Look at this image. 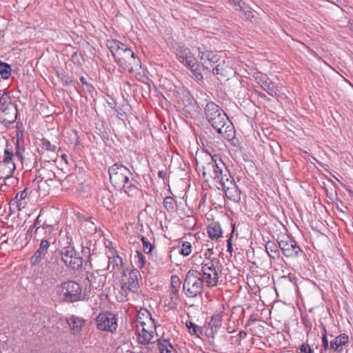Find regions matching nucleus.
Wrapping results in <instances>:
<instances>
[{"instance_id": "obj_42", "label": "nucleus", "mask_w": 353, "mask_h": 353, "mask_svg": "<svg viewBox=\"0 0 353 353\" xmlns=\"http://www.w3.org/2000/svg\"><path fill=\"white\" fill-rule=\"evenodd\" d=\"M141 240L143 243V251L145 254H149L152 252L153 246L151 243L145 237L141 236Z\"/></svg>"}, {"instance_id": "obj_40", "label": "nucleus", "mask_w": 353, "mask_h": 353, "mask_svg": "<svg viewBox=\"0 0 353 353\" xmlns=\"http://www.w3.org/2000/svg\"><path fill=\"white\" fill-rule=\"evenodd\" d=\"M136 261L135 263L139 268H142L145 264V259L144 255L141 251L136 252Z\"/></svg>"}, {"instance_id": "obj_27", "label": "nucleus", "mask_w": 353, "mask_h": 353, "mask_svg": "<svg viewBox=\"0 0 353 353\" xmlns=\"http://www.w3.org/2000/svg\"><path fill=\"white\" fill-rule=\"evenodd\" d=\"M157 341L161 353H176V350L171 344L170 340L160 338L157 339Z\"/></svg>"}, {"instance_id": "obj_24", "label": "nucleus", "mask_w": 353, "mask_h": 353, "mask_svg": "<svg viewBox=\"0 0 353 353\" xmlns=\"http://www.w3.org/2000/svg\"><path fill=\"white\" fill-rule=\"evenodd\" d=\"M348 342V336L346 334H341L330 341V348L335 352L342 353L343 351V346L347 344Z\"/></svg>"}, {"instance_id": "obj_49", "label": "nucleus", "mask_w": 353, "mask_h": 353, "mask_svg": "<svg viewBox=\"0 0 353 353\" xmlns=\"http://www.w3.org/2000/svg\"><path fill=\"white\" fill-rule=\"evenodd\" d=\"M64 81L65 85H72L73 83V81L71 79L70 77L68 75H64V79L63 80Z\"/></svg>"}, {"instance_id": "obj_2", "label": "nucleus", "mask_w": 353, "mask_h": 353, "mask_svg": "<svg viewBox=\"0 0 353 353\" xmlns=\"http://www.w3.org/2000/svg\"><path fill=\"white\" fill-rule=\"evenodd\" d=\"M204 114L212 127L224 139L230 141L234 138L233 124L220 106L212 101L207 103Z\"/></svg>"}, {"instance_id": "obj_31", "label": "nucleus", "mask_w": 353, "mask_h": 353, "mask_svg": "<svg viewBox=\"0 0 353 353\" xmlns=\"http://www.w3.org/2000/svg\"><path fill=\"white\" fill-rule=\"evenodd\" d=\"M279 246L273 241H268L265 245V250L270 258L276 259L279 257Z\"/></svg>"}, {"instance_id": "obj_7", "label": "nucleus", "mask_w": 353, "mask_h": 353, "mask_svg": "<svg viewBox=\"0 0 353 353\" xmlns=\"http://www.w3.org/2000/svg\"><path fill=\"white\" fill-rule=\"evenodd\" d=\"M204 283L205 282L201 279V275L199 271L190 270L186 274L183 289L187 296L196 297L201 296L203 292Z\"/></svg>"}, {"instance_id": "obj_52", "label": "nucleus", "mask_w": 353, "mask_h": 353, "mask_svg": "<svg viewBox=\"0 0 353 353\" xmlns=\"http://www.w3.org/2000/svg\"><path fill=\"white\" fill-rule=\"evenodd\" d=\"M56 175L54 172H51L50 173V176H48V179H45L46 182H48V181H52L53 179L55 178Z\"/></svg>"}, {"instance_id": "obj_62", "label": "nucleus", "mask_w": 353, "mask_h": 353, "mask_svg": "<svg viewBox=\"0 0 353 353\" xmlns=\"http://www.w3.org/2000/svg\"><path fill=\"white\" fill-rule=\"evenodd\" d=\"M321 353H323V352H321Z\"/></svg>"}, {"instance_id": "obj_29", "label": "nucleus", "mask_w": 353, "mask_h": 353, "mask_svg": "<svg viewBox=\"0 0 353 353\" xmlns=\"http://www.w3.org/2000/svg\"><path fill=\"white\" fill-rule=\"evenodd\" d=\"M261 87L271 97H276L278 96V87L274 82L267 80Z\"/></svg>"}, {"instance_id": "obj_54", "label": "nucleus", "mask_w": 353, "mask_h": 353, "mask_svg": "<svg viewBox=\"0 0 353 353\" xmlns=\"http://www.w3.org/2000/svg\"><path fill=\"white\" fill-rule=\"evenodd\" d=\"M80 81L81 82V83L83 85H90L88 82L86 81V79L84 77H80Z\"/></svg>"}, {"instance_id": "obj_11", "label": "nucleus", "mask_w": 353, "mask_h": 353, "mask_svg": "<svg viewBox=\"0 0 353 353\" xmlns=\"http://www.w3.org/2000/svg\"><path fill=\"white\" fill-rule=\"evenodd\" d=\"M279 248L286 257H297L302 253L297 243L287 234H282L277 239Z\"/></svg>"}, {"instance_id": "obj_30", "label": "nucleus", "mask_w": 353, "mask_h": 353, "mask_svg": "<svg viewBox=\"0 0 353 353\" xmlns=\"http://www.w3.org/2000/svg\"><path fill=\"white\" fill-rule=\"evenodd\" d=\"M101 202L105 208L110 210L113 206V194L112 192L108 190H103L101 192Z\"/></svg>"}, {"instance_id": "obj_36", "label": "nucleus", "mask_w": 353, "mask_h": 353, "mask_svg": "<svg viewBox=\"0 0 353 353\" xmlns=\"http://www.w3.org/2000/svg\"><path fill=\"white\" fill-rule=\"evenodd\" d=\"M175 201L172 196H166L163 200V205L168 212H173L175 208Z\"/></svg>"}, {"instance_id": "obj_12", "label": "nucleus", "mask_w": 353, "mask_h": 353, "mask_svg": "<svg viewBox=\"0 0 353 353\" xmlns=\"http://www.w3.org/2000/svg\"><path fill=\"white\" fill-rule=\"evenodd\" d=\"M97 327L103 332L114 333L117 331L118 323L116 315L110 312L100 313L96 318Z\"/></svg>"}, {"instance_id": "obj_28", "label": "nucleus", "mask_w": 353, "mask_h": 353, "mask_svg": "<svg viewBox=\"0 0 353 353\" xmlns=\"http://www.w3.org/2000/svg\"><path fill=\"white\" fill-rule=\"evenodd\" d=\"M223 190L229 199L233 201L240 199V191L235 182L232 185L228 186V188H223Z\"/></svg>"}, {"instance_id": "obj_8", "label": "nucleus", "mask_w": 353, "mask_h": 353, "mask_svg": "<svg viewBox=\"0 0 353 353\" xmlns=\"http://www.w3.org/2000/svg\"><path fill=\"white\" fill-rule=\"evenodd\" d=\"M18 114L16 104L10 95L3 93L0 97V120L5 124L13 123Z\"/></svg>"}, {"instance_id": "obj_33", "label": "nucleus", "mask_w": 353, "mask_h": 353, "mask_svg": "<svg viewBox=\"0 0 353 353\" xmlns=\"http://www.w3.org/2000/svg\"><path fill=\"white\" fill-rule=\"evenodd\" d=\"M186 327H188L189 333L191 335H194L196 337H200V336L203 333L202 327L196 325L195 323H192V321L186 322Z\"/></svg>"}, {"instance_id": "obj_58", "label": "nucleus", "mask_w": 353, "mask_h": 353, "mask_svg": "<svg viewBox=\"0 0 353 353\" xmlns=\"http://www.w3.org/2000/svg\"><path fill=\"white\" fill-rule=\"evenodd\" d=\"M64 75H65V73H61V74L58 73V77H61L62 79V80H63V79H64Z\"/></svg>"}, {"instance_id": "obj_47", "label": "nucleus", "mask_w": 353, "mask_h": 353, "mask_svg": "<svg viewBox=\"0 0 353 353\" xmlns=\"http://www.w3.org/2000/svg\"><path fill=\"white\" fill-rule=\"evenodd\" d=\"M256 94L258 95L259 97L267 101H270V99L266 96L263 92H259L256 90Z\"/></svg>"}, {"instance_id": "obj_25", "label": "nucleus", "mask_w": 353, "mask_h": 353, "mask_svg": "<svg viewBox=\"0 0 353 353\" xmlns=\"http://www.w3.org/2000/svg\"><path fill=\"white\" fill-rule=\"evenodd\" d=\"M139 276L140 272L137 270L130 271L127 281L124 283V286L130 291L135 292L139 288Z\"/></svg>"}, {"instance_id": "obj_19", "label": "nucleus", "mask_w": 353, "mask_h": 353, "mask_svg": "<svg viewBox=\"0 0 353 353\" xmlns=\"http://www.w3.org/2000/svg\"><path fill=\"white\" fill-rule=\"evenodd\" d=\"M85 321L83 318L75 315H71L67 318V323L69 325L72 334L77 335L80 333L85 325Z\"/></svg>"}, {"instance_id": "obj_4", "label": "nucleus", "mask_w": 353, "mask_h": 353, "mask_svg": "<svg viewBox=\"0 0 353 353\" xmlns=\"http://www.w3.org/2000/svg\"><path fill=\"white\" fill-rule=\"evenodd\" d=\"M207 162L202 166L203 177L209 176L219 182L223 188H228L234 180L223 161L218 157L206 155Z\"/></svg>"}, {"instance_id": "obj_22", "label": "nucleus", "mask_w": 353, "mask_h": 353, "mask_svg": "<svg viewBox=\"0 0 353 353\" xmlns=\"http://www.w3.org/2000/svg\"><path fill=\"white\" fill-rule=\"evenodd\" d=\"M87 279L90 283V288L93 289L103 288L106 281V276L101 274L99 270L88 274Z\"/></svg>"}, {"instance_id": "obj_57", "label": "nucleus", "mask_w": 353, "mask_h": 353, "mask_svg": "<svg viewBox=\"0 0 353 353\" xmlns=\"http://www.w3.org/2000/svg\"><path fill=\"white\" fill-rule=\"evenodd\" d=\"M61 159L66 163H68V161H67V155L65 154H61Z\"/></svg>"}, {"instance_id": "obj_16", "label": "nucleus", "mask_w": 353, "mask_h": 353, "mask_svg": "<svg viewBox=\"0 0 353 353\" xmlns=\"http://www.w3.org/2000/svg\"><path fill=\"white\" fill-rule=\"evenodd\" d=\"M107 254L109 259L107 270H110L111 272H120L122 270L123 261L117 254L116 250L113 248H110Z\"/></svg>"}, {"instance_id": "obj_60", "label": "nucleus", "mask_w": 353, "mask_h": 353, "mask_svg": "<svg viewBox=\"0 0 353 353\" xmlns=\"http://www.w3.org/2000/svg\"><path fill=\"white\" fill-rule=\"evenodd\" d=\"M45 178H46L45 176H42V177H41V181L44 180V179H45Z\"/></svg>"}, {"instance_id": "obj_9", "label": "nucleus", "mask_w": 353, "mask_h": 353, "mask_svg": "<svg viewBox=\"0 0 353 353\" xmlns=\"http://www.w3.org/2000/svg\"><path fill=\"white\" fill-rule=\"evenodd\" d=\"M199 272L208 288H213L218 285L219 274L216 268L214 260L207 259L203 261L201 263V270Z\"/></svg>"}, {"instance_id": "obj_13", "label": "nucleus", "mask_w": 353, "mask_h": 353, "mask_svg": "<svg viewBox=\"0 0 353 353\" xmlns=\"http://www.w3.org/2000/svg\"><path fill=\"white\" fill-rule=\"evenodd\" d=\"M198 50L202 70L207 76L211 73V68L220 61L219 56L212 51L202 50L201 48H199Z\"/></svg>"}, {"instance_id": "obj_41", "label": "nucleus", "mask_w": 353, "mask_h": 353, "mask_svg": "<svg viewBox=\"0 0 353 353\" xmlns=\"http://www.w3.org/2000/svg\"><path fill=\"white\" fill-rule=\"evenodd\" d=\"M192 252V245L189 242H183L179 250V253L183 256H188Z\"/></svg>"}, {"instance_id": "obj_55", "label": "nucleus", "mask_w": 353, "mask_h": 353, "mask_svg": "<svg viewBox=\"0 0 353 353\" xmlns=\"http://www.w3.org/2000/svg\"><path fill=\"white\" fill-rule=\"evenodd\" d=\"M239 336L240 338H245L246 336H247V333L244 331H241L239 333Z\"/></svg>"}, {"instance_id": "obj_17", "label": "nucleus", "mask_w": 353, "mask_h": 353, "mask_svg": "<svg viewBox=\"0 0 353 353\" xmlns=\"http://www.w3.org/2000/svg\"><path fill=\"white\" fill-rule=\"evenodd\" d=\"M222 325V316L219 314H214L210 321L205 326V333L208 338H214Z\"/></svg>"}, {"instance_id": "obj_23", "label": "nucleus", "mask_w": 353, "mask_h": 353, "mask_svg": "<svg viewBox=\"0 0 353 353\" xmlns=\"http://www.w3.org/2000/svg\"><path fill=\"white\" fill-rule=\"evenodd\" d=\"M232 72L231 68L224 61H219L211 68V72L219 76V78H228Z\"/></svg>"}, {"instance_id": "obj_51", "label": "nucleus", "mask_w": 353, "mask_h": 353, "mask_svg": "<svg viewBox=\"0 0 353 353\" xmlns=\"http://www.w3.org/2000/svg\"><path fill=\"white\" fill-rule=\"evenodd\" d=\"M166 172L164 171V170H160L159 172H158V176L161 179H164L166 176Z\"/></svg>"}, {"instance_id": "obj_34", "label": "nucleus", "mask_w": 353, "mask_h": 353, "mask_svg": "<svg viewBox=\"0 0 353 353\" xmlns=\"http://www.w3.org/2000/svg\"><path fill=\"white\" fill-rule=\"evenodd\" d=\"M0 74L4 79H8L11 75V68L8 63L0 61Z\"/></svg>"}, {"instance_id": "obj_32", "label": "nucleus", "mask_w": 353, "mask_h": 353, "mask_svg": "<svg viewBox=\"0 0 353 353\" xmlns=\"http://www.w3.org/2000/svg\"><path fill=\"white\" fill-rule=\"evenodd\" d=\"M189 69H190L192 72L195 79L198 81H202L204 79V73H202L201 68L199 64L196 63V60L193 61V65L188 66Z\"/></svg>"}, {"instance_id": "obj_3", "label": "nucleus", "mask_w": 353, "mask_h": 353, "mask_svg": "<svg viewBox=\"0 0 353 353\" xmlns=\"http://www.w3.org/2000/svg\"><path fill=\"white\" fill-rule=\"evenodd\" d=\"M110 181L115 189L123 190L129 196H136L139 194V189L135 184L136 181L132 177L130 170L123 165L116 163L108 169Z\"/></svg>"}, {"instance_id": "obj_53", "label": "nucleus", "mask_w": 353, "mask_h": 353, "mask_svg": "<svg viewBox=\"0 0 353 353\" xmlns=\"http://www.w3.org/2000/svg\"><path fill=\"white\" fill-rule=\"evenodd\" d=\"M321 327H322V337L327 336V330H326L325 327L323 324H321Z\"/></svg>"}, {"instance_id": "obj_45", "label": "nucleus", "mask_w": 353, "mask_h": 353, "mask_svg": "<svg viewBox=\"0 0 353 353\" xmlns=\"http://www.w3.org/2000/svg\"><path fill=\"white\" fill-rule=\"evenodd\" d=\"M228 2L234 6H237L239 8H242V6L244 5L245 2L242 0H228Z\"/></svg>"}, {"instance_id": "obj_10", "label": "nucleus", "mask_w": 353, "mask_h": 353, "mask_svg": "<svg viewBox=\"0 0 353 353\" xmlns=\"http://www.w3.org/2000/svg\"><path fill=\"white\" fill-rule=\"evenodd\" d=\"M61 256L65 265L74 270L80 269L85 260L83 256H79V252L75 250L74 247L70 245L62 248Z\"/></svg>"}, {"instance_id": "obj_18", "label": "nucleus", "mask_w": 353, "mask_h": 353, "mask_svg": "<svg viewBox=\"0 0 353 353\" xmlns=\"http://www.w3.org/2000/svg\"><path fill=\"white\" fill-rule=\"evenodd\" d=\"M50 247V242L46 239H42L40 242L38 250L34 252L30 258V263L32 265H37L40 263L48 253Z\"/></svg>"}, {"instance_id": "obj_20", "label": "nucleus", "mask_w": 353, "mask_h": 353, "mask_svg": "<svg viewBox=\"0 0 353 353\" xmlns=\"http://www.w3.org/2000/svg\"><path fill=\"white\" fill-rule=\"evenodd\" d=\"M170 299L171 303L177 305L179 302V289L181 286V280L176 275H172L170 279Z\"/></svg>"}, {"instance_id": "obj_1", "label": "nucleus", "mask_w": 353, "mask_h": 353, "mask_svg": "<svg viewBox=\"0 0 353 353\" xmlns=\"http://www.w3.org/2000/svg\"><path fill=\"white\" fill-rule=\"evenodd\" d=\"M106 46L117 64L123 71L132 73L141 69V60L127 45L117 39H108Z\"/></svg>"}, {"instance_id": "obj_46", "label": "nucleus", "mask_w": 353, "mask_h": 353, "mask_svg": "<svg viewBox=\"0 0 353 353\" xmlns=\"http://www.w3.org/2000/svg\"><path fill=\"white\" fill-rule=\"evenodd\" d=\"M322 339V346L324 351H326L329 347V343L327 336H324L321 338Z\"/></svg>"}, {"instance_id": "obj_15", "label": "nucleus", "mask_w": 353, "mask_h": 353, "mask_svg": "<svg viewBox=\"0 0 353 353\" xmlns=\"http://www.w3.org/2000/svg\"><path fill=\"white\" fill-rule=\"evenodd\" d=\"M175 54L178 61L186 67L192 66L193 61L196 60L190 50L184 46H178L175 50Z\"/></svg>"}, {"instance_id": "obj_43", "label": "nucleus", "mask_w": 353, "mask_h": 353, "mask_svg": "<svg viewBox=\"0 0 353 353\" xmlns=\"http://www.w3.org/2000/svg\"><path fill=\"white\" fill-rule=\"evenodd\" d=\"M300 350L302 353H314L313 350L311 349L308 343H303L300 347Z\"/></svg>"}, {"instance_id": "obj_38", "label": "nucleus", "mask_w": 353, "mask_h": 353, "mask_svg": "<svg viewBox=\"0 0 353 353\" xmlns=\"http://www.w3.org/2000/svg\"><path fill=\"white\" fill-rule=\"evenodd\" d=\"M239 10L243 12V14L246 19L251 21L254 18V14L251 8L247 6L245 3L242 6V8H239Z\"/></svg>"}, {"instance_id": "obj_39", "label": "nucleus", "mask_w": 353, "mask_h": 353, "mask_svg": "<svg viewBox=\"0 0 353 353\" xmlns=\"http://www.w3.org/2000/svg\"><path fill=\"white\" fill-rule=\"evenodd\" d=\"M253 77L255 81L259 83L261 86L269 80L268 76L262 72H256L253 74Z\"/></svg>"}, {"instance_id": "obj_50", "label": "nucleus", "mask_w": 353, "mask_h": 353, "mask_svg": "<svg viewBox=\"0 0 353 353\" xmlns=\"http://www.w3.org/2000/svg\"><path fill=\"white\" fill-rule=\"evenodd\" d=\"M40 223H41L40 216H38L37 218L36 219L34 223V225H33V227H37L36 229H35V231L34 232V233L37 232V231L39 228Z\"/></svg>"}, {"instance_id": "obj_21", "label": "nucleus", "mask_w": 353, "mask_h": 353, "mask_svg": "<svg viewBox=\"0 0 353 353\" xmlns=\"http://www.w3.org/2000/svg\"><path fill=\"white\" fill-rule=\"evenodd\" d=\"M136 327L140 325H148L150 328L151 324L155 323L152 318L150 312L145 308H141L138 312L136 319Z\"/></svg>"}, {"instance_id": "obj_44", "label": "nucleus", "mask_w": 353, "mask_h": 353, "mask_svg": "<svg viewBox=\"0 0 353 353\" xmlns=\"http://www.w3.org/2000/svg\"><path fill=\"white\" fill-rule=\"evenodd\" d=\"M233 230H234V227L233 228ZM233 232H234V230H232V232L230 233V236L229 239L227 240V251L228 252H230V254H232V252L233 251L232 244V239L233 236Z\"/></svg>"}, {"instance_id": "obj_26", "label": "nucleus", "mask_w": 353, "mask_h": 353, "mask_svg": "<svg viewBox=\"0 0 353 353\" xmlns=\"http://www.w3.org/2000/svg\"><path fill=\"white\" fill-rule=\"evenodd\" d=\"M207 232L211 239H217L221 237L223 234L221 225L218 222L211 223L208 226Z\"/></svg>"}, {"instance_id": "obj_48", "label": "nucleus", "mask_w": 353, "mask_h": 353, "mask_svg": "<svg viewBox=\"0 0 353 353\" xmlns=\"http://www.w3.org/2000/svg\"><path fill=\"white\" fill-rule=\"evenodd\" d=\"M82 254L85 256V259H88L90 254V250L88 248L82 247Z\"/></svg>"}, {"instance_id": "obj_61", "label": "nucleus", "mask_w": 353, "mask_h": 353, "mask_svg": "<svg viewBox=\"0 0 353 353\" xmlns=\"http://www.w3.org/2000/svg\"><path fill=\"white\" fill-rule=\"evenodd\" d=\"M208 251L210 252L211 253L212 252L211 249H208Z\"/></svg>"}, {"instance_id": "obj_6", "label": "nucleus", "mask_w": 353, "mask_h": 353, "mask_svg": "<svg viewBox=\"0 0 353 353\" xmlns=\"http://www.w3.org/2000/svg\"><path fill=\"white\" fill-rule=\"evenodd\" d=\"M57 293L66 303H74L84 299L81 285L74 281L62 283L57 288Z\"/></svg>"}, {"instance_id": "obj_14", "label": "nucleus", "mask_w": 353, "mask_h": 353, "mask_svg": "<svg viewBox=\"0 0 353 353\" xmlns=\"http://www.w3.org/2000/svg\"><path fill=\"white\" fill-rule=\"evenodd\" d=\"M151 327L148 328V325L137 326V341L141 345H148L153 343L154 341L157 325L155 323L151 324Z\"/></svg>"}, {"instance_id": "obj_5", "label": "nucleus", "mask_w": 353, "mask_h": 353, "mask_svg": "<svg viewBox=\"0 0 353 353\" xmlns=\"http://www.w3.org/2000/svg\"><path fill=\"white\" fill-rule=\"evenodd\" d=\"M16 151L6 146L3 151L2 159L0 160V178L8 179L11 177L16 170V160L22 161L23 149L19 146V133H17Z\"/></svg>"}, {"instance_id": "obj_59", "label": "nucleus", "mask_w": 353, "mask_h": 353, "mask_svg": "<svg viewBox=\"0 0 353 353\" xmlns=\"http://www.w3.org/2000/svg\"><path fill=\"white\" fill-rule=\"evenodd\" d=\"M34 227L32 226V228L31 229V232H32L33 231H35L34 229Z\"/></svg>"}, {"instance_id": "obj_56", "label": "nucleus", "mask_w": 353, "mask_h": 353, "mask_svg": "<svg viewBox=\"0 0 353 353\" xmlns=\"http://www.w3.org/2000/svg\"><path fill=\"white\" fill-rule=\"evenodd\" d=\"M346 190L348 192L350 196L353 198V191L349 188H347Z\"/></svg>"}, {"instance_id": "obj_37", "label": "nucleus", "mask_w": 353, "mask_h": 353, "mask_svg": "<svg viewBox=\"0 0 353 353\" xmlns=\"http://www.w3.org/2000/svg\"><path fill=\"white\" fill-rule=\"evenodd\" d=\"M41 148L50 152H55L57 149V146L50 143V141L46 139L43 138L41 139Z\"/></svg>"}, {"instance_id": "obj_35", "label": "nucleus", "mask_w": 353, "mask_h": 353, "mask_svg": "<svg viewBox=\"0 0 353 353\" xmlns=\"http://www.w3.org/2000/svg\"><path fill=\"white\" fill-rule=\"evenodd\" d=\"M28 196V189L25 188L23 191H21L20 193L17 194V195L14 197V200L17 202V206L19 208L24 207L25 203L23 202L24 199H26Z\"/></svg>"}]
</instances>
